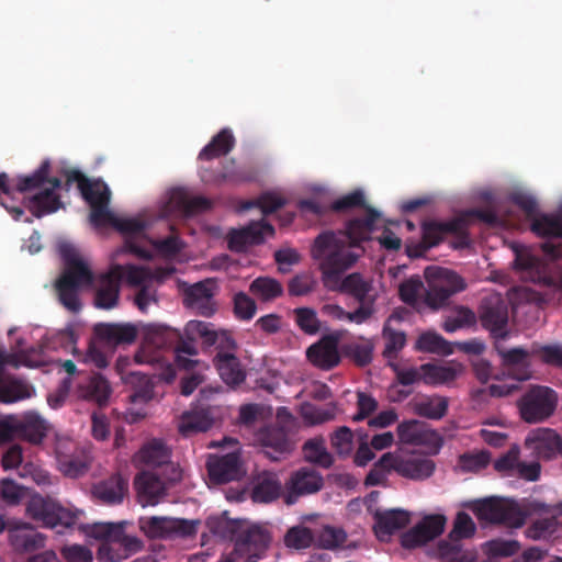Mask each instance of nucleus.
I'll return each instance as SVG.
<instances>
[{
	"mask_svg": "<svg viewBox=\"0 0 562 562\" xmlns=\"http://www.w3.org/2000/svg\"><path fill=\"white\" fill-rule=\"evenodd\" d=\"M344 352L357 366L364 367L372 361L373 344L370 340L353 341L344 347Z\"/></svg>",
	"mask_w": 562,
	"mask_h": 562,
	"instance_id": "57",
	"label": "nucleus"
},
{
	"mask_svg": "<svg viewBox=\"0 0 562 562\" xmlns=\"http://www.w3.org/2000/svg\"><path fill=\"white\" fill-rule=\"evenodd\" d=\"M396 434L402 443L425 446L432 453H438L443 445L441 435L424 422L411 419L397 425Z\"/></svg>",
	"mask_w": 562,
	"mask_h": 562,
	"instance_id": "22",
	"label": "nucleus"
},
{
	"mask_svg": "<svg viewBox=\"0 0 562 562\" xmlns=\"http://www.w3.org/2000/svg\"><path fill=\"white\" fill-rule=\"evenodd\" d=\"M448 397L438 394L426 395L412 402L416 415L432 420L441 419L448 412Z\"/></svg>",
	"mask_w": 562,
	"mask_h": 562,
	"instance_id": "39",
	"label": "nucleus"
},
{
	"mask_svg": "<svg viewBox=\"0 0 562 562\" xmlns=\"http://www.w3.org/2000/svg\"><path fill=\"white\" fill-rule=\"evenodd\" d=\"M532 356H537L541 362L562 368V345H539L532 344L531 346Z\"/></svg>",
	"mask_w": 562,
	"mask_h": 562,
	"instance_id": "61",
	"label": "nucleus"
},
{
	"mask_svg": "<svg viewBox=\"0 0 562 562\" xmlns=\"http://www.w3.org/2000/svg\"><path fill=\"white\" fill-rule=\"evenodd\" d=\"M211 279H205L190 286L184 293V304L188 307L195 308L201 315H211V289L206 284Z\"/></svg>",
	"mask_w": 562,
	"mask_h": 562,
	"instance_id": "41",
	"label": "nucleus"
},
{
	"mask_svg": "<svg viewBox=\"0 0 562 562\" xmlns=\"http://www.w3.org/2000/svg\"><path fill=\"white\" fill-rule=\"evenodd\" d=\"M484 547L491 558H508L520 550V543L517 540L494 539L487 541Z\"/></svg>",
	"mask_w": 562,
	"mask_h": 562,
	"instance_id": "62",
	"label": "nucleus"
},
{
	"mask_svg": "<svg viewBox=\"0 0 562 562\" xmlns=\"http://www.w3.org/2000/svg\"><path fill=\"white\" fill-rule=\"evenodd\" d=\"M314 535L308 527L299 525L291 527L284 535V544L288 548L302 550L307 549L314 542Z\"/></svg>",
	"mask_w": 562,
	"mask_h": 562,
	"instance_id": "55",
	"label": "nucleus"
},
{
	"mask_svg": "<svg viewBox=\"0 0 562 562\" xmlns=\"http://www.w3.org/2000/svg\"><path fill=\"white\" fill-rule=\"evenodd\" d=\"M303 451L308 462L321 465L324 469L330 468L334 463L333 456L327 451L321 439L307 440L303 446Z\"/></svg>",
	"mask_w": 562,
	"mask_h": 562,
	"instance_id": "53",
	"label": "nucleus"
},
{
	"mask_svg": "<svg viewBox=\"0 0 562 562\" xmlns=\"http://www.w3.org/2000/svg\"><path fill=\"white\" fill-rule=\"evenodd\" d=\"M374 532L379 538L391 536L405 528L411 521V514L404 509H376L373 513Z\"/></svg>",
	"mask_w": 562,
	"mask_h": 562,
	"instance_id": "35",
	"label": "nucleus"
},
{
	"mask_svg": "<svg viewBox=\"0 0 562 562\" xmlns=\"http://www.w3.org/2000/svg\"><path fill=\"white\" fill-rule=\"evenodd\" d=\"M338 289L353 297L359 306L351 312L349 322L356 324L366 323L375 313L378 294L374 291L372 280L364 279L359 272L346 276L338 283Z\"/></svg>",
	"mask_w": 562,
	"mask_h": 562,
	"instance_id": "11",
	"label": "nucleus"
},
{
	"mask_svg": "<svg viewBox=\"0 0 562 562\" xmlns=\"http://www.w3.org/2000/svg\"><path fill=\"white\" fill-rule=\"evenodd\" d=\"M446 525L443 515H430L425 517L414 528L406 531L401 538V544L405 549H415L426 544L442 533Z\"/></svg>",
	"mask_w": 562,
	"mask_h": 562,
	"instance_id": "27",
	"label": "nucleus"
},
{
	"mask_svg": "<svg viewBox=\"0 0 562 562\" xmlns=\"http://www.w3.org/2000/svg\"><path fill=\"white\" fill-rule=\"evenodd\" d=\"M213 536L234 541L235 552L255 560L266 553L272 541L271 532L266 526L243 519L213 518Z\"/></svg>",
	"mask_w": 562,
	"mask_h": 562,
	"instance_id": "5",
	"label": "nucleus"
},
{
	"mask_svg": "<svg viewBox=\"0 0 562 562\" xmlns=\"http://www.w3.org/2000/svg\"><path fill=\"white\" fill-rule=\"evenodd\" d=\"M531 231L541 237H562V218L540 214L531 221Z\"/></svg>",
	"mask_w": 562,
	"mask_h": 562,
	"instance_id": "52",
	"label": "nucleus"
},
{
	"mask_svg": "<svg viewBox=\"0 0 562 562\" xmlns=\"http://www.w3.org/2000/svg\"><path fill=\"white\" fill-rule=\"evenodd\" d=\"M337 405L328 403L325 405L304 404L301 408L303 419L310 425H319L334 420L337 415Z\"/></svg>",
	"mask_w": 562,
	"mask_h": 562,
	"instance_id": "48",
	"label": "nucleus"
},
{
	"mask_svg": "<svg viewBox=\"0 0 562 562\" xmlns=\"http://www.w3.org/2000/svg\"><path fill=\"white\" fill-rule=\"evenodd\" d=\"M307 360L316 368L330 370L339 364L338 337L325 335L306 350Z\"/></svg>",
	"mask_w": 562,
	"mask_h": 562,
	"instance_id": "29",
	"label": "nucleus"
},
{
	"mask_svg": "<svg viewBox=\"0 0 562 562\" xmlns=\"http://www.w3.org/2000/svg\"><path fill=\"white\" fill-rule=\"evenodd\" d=\"M330 445L338 456H349L353 449V432L347 426L338 427L330 435Z\"/></svg>",
	"mask_w": 562,
	"mask_h": 562,
	"instance_id": "60",
	"label": "nucleus"
},
{
	"mask_svg": "<svg viewBox=\"0 0 562 562\" xmlns=\"http://www.w3.org/2000/svg\"><path fill=\"white\" fill-rule=\"evenodd\" d=\"M110 196V189L102 181H91L89 192L82 195L91 207L90 222L94 227H103V221L111 218Z\"/></svg>",
	"mask_w": 562,
	"mask_h": 562,
	"instance_id": "31",
	"label": "nucleus"
},
{
	"mask_svg": "<svg viewBox=\"0 0 562 562\" xmlns=\"http://www.w3.org/2000/svg\"><path fill=\"white\" fill-rule=\"evenodd\" d=\"M559 521L557 514L551 517L532 521L525 530L526 538L539 541L549 540L558 531Z\"/></svg>",
	"mask_w": 562,
	"mask_h": 562,
	"instance_id": "50",
	"label": "nucleus"
},
{
	"mask_svg": "<svg viewBox=\"0 0 562 562\" xmlns=\"http://www.w3.org/2000/svg\"><path fill=\"white\" fill-rule=\"evenodd\" d=\"M415 348L419 351L442 356H448L453 352L451 345L442 336L432 331L422 334L416 341Z\"/></svg>",
	"mask_w": 562,
	"mask_h": 562,
	"instance_id": "51",
	"label": "nucleus"
},
{
	"mask_svg": "<svg viewBox=\"0 0 562 562\" xmlns=\"http://www.w3.org/2000/svg\"><path fill=\"white\" fill-rule=\"evenodd\" d=\"M284 204L285 200L282 196L272 192H266L259 195L257 199L240 202L238 211L246 212L254 207H258L262 214L268 215L278 211L284 206Z\"/></svg>",
	"mask_w": 562,
	"mask_h": 562,
	"instance_id": "46",
	"label": "nucleus"
},
{
	"mask_svg": "<svg viewBox=\"0 0 562 562\" xmlns=\"http://www.w3.org/2000/svg\"><path fill=\"white\" fill-rule=\"evenodd\" d=\"M422 239L432 248L438 246L447 234L464 235V220L451 218L446 222L427 221L422 224Z\"/></svg>",
	"mask_w": 562,
	"mask_h": 562,
	"instance_id": "34",
	"label": "nucleus"
},
{
	"mask_svg": "<svg viewBox=\"0 0 562 562\" xmlns=\"http://www.w3.org/2000/svg\"><path fill=\"white\" fill-rule=\"evenodd\" d=\"M18 366L15 357L0 348V402L12 403L31 396V387L5 372V366Z\"/></svg>",
	"mask_w": 562,
	"mask_h": 562,
	"instance_id": "26",
	"label": "nucleus"
},
{
	"mask_svg": "<svg viewBox=\"0 0 562 562\" xmlns=\"http://www.w3.org/2000/svg\"><path fill=\"white\" fill-rule=\"evenodd\" d=\"M231 446L232 450L224 456L213 454V490L215 485H222L243 477V470L239 458V441L236 438L225 437L223 441H213V448Z\"/></svg>",
	"mask_w": 562,
	"mask_h": 562,
	"instance_id": "17",
	"label": "nucleus"
},
{
	"mask_svg": "<svg viewBox=\"0 0 562 562\" xmlns=\"http://www.w3.org/2000/svg\"><path fill=\"white\" fill-rule=\"evenodd\" d=\"M424 383L428 385H440L449 383L458 376L460 370L453 366H437L432 363L422 364Z\"/></svg>",
	"mask_w": 562,
	"mask_h": 562,
	"instance_id": "47",
	"label": "nucleus"
},
{
	"mask_svg": "<svg viewBox=\"0 0 562 562\" xmlns=\"http://www.w3.org/2000/svg\"><path fill=\"white\" fill-rule=\"evenodd\" d=\"M170 450L159 440H154L140 450V457L147 471H161L169 481H180L182 470L170 461Z\"/></svg>",
	"mask_w": 562,
	"mask_h": 562,
	"instance_id": "24",
	"label": "nucleus"
},
{
	"mask_svg": "<svg viewBox=\"0 0 562 562\" xmlns=\"http://www.w3.org/2000/svg\"><path fill=\"white\" fill-rule=\"evenodd\" d=\"M324 485L323 476L313 469L301 468L292 473L288 487L286 504L294 503L301 495L318 492Z\"/></svg>",
	"mask_w": 562,
	"mask_h": 562,
	"instance_id": "32",
	"label": "nucleus"
},
{
	"mask_svg": "<svg viewBox=\"0 0 562 562\" xmlns=\"http://www.w3.org/2000/svg\"><path fill=\"white\" fill-rule=\"evenodd\" d=\"M382 337L385 341L383 357L387 360H394L397 358L398 352L406 345V335L404 331L395 330L390 327L389 323H385L382 330Z\"/></svg>",
	"mask_w": 562,
	"mask_h": 562,
	"instance_id": "54",
	"label": "nucleus"
},
{
	"mask_svg": "<svg viewBox=\"0 0 562 562\" xmlns=\"http://www.w3.org/2000/svg\"><path fill=\"white\" fill-rule=\"evenodd\" d=\"M376 465L383 470H393L398 475L413 481H425L429 479L436 470L434 460L425 454L415 452L409 454L384 453Z\"/></svg>",
	"mask_w": 562,
	"mask_h": 562,
	"instance_id": "13",
	"label": "nucleus"
},
{
	"mask_svg": "<svg viewBox=\"0 0 562 562\" xmlns=\"http://www.w3.org/2000/svg\"><path fill=\"white\" fill-rule=\"evenodd\" d=\"M200 521L165 516L140 517L139 529L151 539H186L193 537Z\"/></svg>",
	"mask_w": 562,
	"mask_h": 562,
	"instance_id": "14",
	"label": "nucleus"
},
{
	"mask_svg": "<svg viewBox=\"0 0 562 562\" xmlns=\"http://www.w3.org/2000/svg\"><path fill=\"white\" fill-rule=\"evenodd\" d=\"M482 524L504 525L520 528L526 522V513L514 499L490 497L472 502L468 506Z\"/></svg>",
	"mask_w": 562,
	"mask_h": 562,
	"instance_id": "9",
	"label": "nucleus"
},
{
	"mask_svg": "<svg viewBox=\"0 0 562 562\" xmlns=\"http://www.w3.org/2000/svg\"><path fill=\"white\" fill-rule=\"evenodd\" d=\"M249 291L262 302L273 301L284 292L281 282L271 277L256 278L250 283Z\"/></svg>",
	"mask_w": 562,
	"mask_h": 562,
	"instance_id": "45",
	"label": "nucleus"
},
{
	"mask_svg": "<svg viewBox=\"0 0 562 562\" xmlns=\"http://www.w3.org/2000/svg\"><path fill=\"white\" fill-rule=\"evenodd\" d=\"M178 481H169L161 471L144 470L135 476L134 486L142 506H155L160 503L170 486Z\"/></svg>",
	"mask_w": 562,
	"mask_h": 562,
	"instance_id": "20",
	"label": "nucleus"
},
{
	"mask_svg": "<svg viewBox=\"0 0 562 562\" xmlns=\"http://www.w3.org/2000/svg\"><path fill=\"white\" fill-rule=\"evenodd\" d=\"M213 349L216 351L213 359L236 355L238 345L233 333L225 329L213 330Z\"/></svg>",
	"mask_w": 562,
	"mask_h": 562,
	"instance_id": "58",
	"label": "nucleus"
},
{
	"mask_svg": "<svg viewBox=\"0 0 562 562\" xmlns=\"http://www.w3.org/2000/svg\"><path fill=\"white\" fill-rule=\"evenodd\" d=\"M126 382L134 385V392L130 395L132 403H147L154 397V384L147 374L131 372Z\"/></svg>",
	"mask_w": 562,
	"mask_h": 562,
	"instance_id": "49",
	"label": "nucleus"
},
{
	"mask_svg": "<svg viewBox=\"0 0 562 562\" xmlns=\"http://www.w3.org/2000/svg\"><path fill=\"white\" fill-rule=\"evenodd\" d=\"M316 284V279L311 272H301L289 280L288 293L295 297L305 296L315 290Z\"/></svg>",
	"mask_w": 562,
	"mask_h": 562,
	"instance_id": "59",
	"label": "nucleus"
},
{
	"mask_svg": "<svg viewBox=\"0 0 562 562\" xmlns=\"http://www.w3.org/2000/svg\"><path fill=\"white\" fill-rule=\"evenodd\" d=\"M112 226L120 232L124 240V250L137 258L148 260L151 251L143 246L146 239L147 223L138 217H119L111 212V218L103 221V227Z\"/></svg>",
	"mask_w": 562,
	"mask_h": 562,
	"instance_id": "16",
	"label": "nucleus"
},
{
	"mask_svg": "<svg viewBox=\"0 0 562 562\" xmlns=\"http://www.w3.org/2000/svg\"><path fill=\"white\" fill-rule=\"evenodd\" d=\"M257 440L263 449V453L272 461H279L289 454L293 445L283 427L268 426L262 428Z\"/></svg>",
	"mask_w": 562,
	"mask_h": 562,
	"instance_id": "28",
	"label": "nucleus"
},
{
	"mask_svg": "<svg viewBox=\"0 0 562 562\" xmlns=\"http://www.w3.org/2000/svg\"><path fill=\"white\" fill-rule=\"evenodd\" d=\"M490 460V453L486 451L463 453L459 457L457 465L462 472H477L486 468Z\"/></svg>",
	"mask_w": 562,
	"mask_h": 562,
	"instance_id": "64",
	"label": "nucleus"
},
{
	"mask_svg": "<svg viewBox=\"0 0 562 562\" xmlns=\"http://www.w3.org/2000/svg\"><path fill=\"white\" fill-rule=\"evenodd\" d=\"M46 434L47 424L40 415L27 413L22 419H18V438L38 445L46 437Z\"/></svg>",
	"mask_w": 562,
	"mask_h": 562,
	"instance_id": "40",
	"label": "nucleus"
},
{
	"mask_svg": "<svg viewBox=\"0 0 562 562\" xmlns=\"http://www.w3.org/2000/svg\"><path fill=\"white\" fill-rule=\"evenodd\" d=\"M558 405L557 392L544 385L530 386L517 401L520 417L529 424L541 423L553 415Z\"/></svg>",
	"mask_w": 562,
	"mask_h": 562,
	"instance_id": "12",
	"label": "nucleus"
},
{
	"mask_svg": "<svg viewBox=\"0 0 562 562\" xmlns=\"http://www.w3.org/2000/svg\"><path fill=\"white\" fill-rule=\"evenodd\" d=\"M211 428V389L204 387L190 411L182 414L178 429L186 437Z\"/></svg>",
	"mask_w": 562,
	"mask_h": 562,
	"instance_id": "21",
	"label": "nucleus"
},
{
	"mask_svg": "<svg viewBox=\"0 0 562 562\" xmlns=\"http://www.w3.org/2000/svg\"><path fill=\"white\" fill-rule=\"evenodd\" d=\"M274 227L266 222L251 221L240 228H233L227 233V245L232 251L245 252L251 246L265 243L266 237H273Z\"/></svg>",
	"mask_w": 562,
	"mask_h": 562,
	"instance_id": "19",
	"label": "nucleus"
},
{
	"mask_svg": "<svg viewBox=\"0 0 562 562\" xmlns=\"http://www.w3.org/2000/svg\"><path fill=\"white\" fill-rule=\"evenodd\" d=\"M512 249L515 255L513 268L522 280L562 291V270L553 269L524 245L513 244Z\"/></svg>",
	"mask_w": 562,
	"mask_h": 562,
	"instance_id": "7",
	"label": "nucleus"
},
{
	"mask_svg": "<svg viewBox=\"0 0 562 562\" xmlns=\"http://www.w3.org/2000/svg\"><path fill=\"white\" fill-rule=\"evenodd\" d=\"M55 456L58 469L68 477H79L90 468L91 456L88 448L79 446L67 437H57Z\"/></svg>",
	"mask_w": 562,
	"mask_h": 562,
	"instance_id": "15",
	"label": "nucleus"
},
{
	"mask_svg": "<svg viewBox=\"0 0 562 562\" xmlns=\"http://www.w3.org/2000/svg\"><path fill=\"white\" fill-rule=\"evenodd\" d=\"M495 348L501 356L504 366L524 369V372L517 376L519 381L527 380L529 378L528 368L529 357L532 356L531 350H526L522 347L507 349L498 342L495 345Z\"/></svg>",
	"mask_w": 562,
	"mask_h": 562,
	"instance_id": "43",
	"label": "nucleus"
},
{
	"mask_svg": "<svg viewBox=\"0 0 562 562\" xmlns=\"http://www.w3.org/2000/svg\"><path fill=\"white\" fill-rule=\"evenodd\" d=\"M127 521L94 522L83 525L80 529L87 537L101 541L98 558L109 562H117L139 552L143 541L126 532Z\"/></svg>",
	"mask_w": 562,
	"mask_h": 562,
	"instance_id": "4",
	"label": "nucleus"
},
{
	"mask_svg": "<svg viewBox=\"0 0 562 562\" xmlns=\"http://www.w3.org/2000/svg\"><path fill=\"white\" fill-rule=\"evenodd\" d=\"M95 335L114 345L132 344L137 337V328L133 324H97L94 326Z\"/></svg>",
	"mask_w": 562,
	"mask_h": 562,
	"instance_id": "38",
	"label": "nucleus"
},
{
	"mask_svg": "<svg viewBox=\"0 0 562 562\" xmlns=\"http://www.w3.org/2000/svg\"><path fill=\"white\" fill-rule=\"evenodd\" d=\"M110 393L109 382L99 373L89 375L78 386V394L81 398L97 403L100 406L106 404Z\"/></svg>",
	"mask_w": 562,
	"mask_h": 562,
	"instance_id": "37",
	"label": "nucleus"
},
{
	"mask_svg": "<svg viewBox=\"0 0 562 562\" xmlns=\"http://www.w3.org/2000/svg\"><path fill=\"white\" fill-rule=\"evenodd\" d=\"M347 533L341 528L325 526L317 536V544L321 548L333 550L345 543Z\"/></svg>",
	"mask_w": 562,
	"mask_h": 562,
	"instance_id": "63",
	"label": "nucleus"
},
{
	"mask_svg": "<svg viewBox=\"0 0 562 562\" xmlns=\"http://www.w3.org/2000/svg\"><path fill=\"white\" fill-rule=\"evenodd\" d=\"M26 514L43 527L56 529L58 533H63L76 526L82 510L66 508L50 497L33 495L27 502Z\"/></svg>",
	"mask_w": 562,
	"mask_h": 562,
	"instance_id": "8",
	"label": "nucleus"
},
{
	"mask_svg": "<svg viewBox=\"0 0 562 562\" xmlns=\"http://www.w3.org/2000/svg\"><path fill=\"white\" fill-rule=\"evenodd\" d=\"M296 326L306 335H316L321 329L317 313L312 307H296L293 310Z\"/></svg>",
	"mask_w": 562,
	"mask_h": 562,
	"instance_id": "56",
	"label": "nucleus"
},
{
	"mask_svg": "<svg viewBox=\"0 0 562 562\" xmlns=\"http://www.w3.org/2000/svg\"><path fill=\"white\" fill-rule=\"evenodd\" d=\"M380 214L368 209L363 217H355L346 223L345 229L319 233L311 247V257L317 262L325 286L335 289L341 276L351 269L364 249L361 244L371 238Z\"/></svg>",
	"mask_w": 562,
	"mask_h": 562,
	"instance_id": "1",
	"label": "nucleus"
},
{
	"mask_svg": "<svg viewBox=\"0 0 562 562\" xmlns=\"http://www.w3.org/2000/svg\"><path fill=\"white\" fill-rule=\"evenodd\" d=\"M479 316L484 328L488 329L495 338L507 337L508 323L507 301L498 293L484 296L479 307Z\"/></svg>",
	"mask_w": 562,
	"mask_h": 562,
	"instance_id": "18",
	"label": "nucleus"
},
{
	"mask_svg": "<svg viewBox=\"0 0 562 562\" xmlns=\"http://www.w3.org/2000/svg\"><path fill=\"white\" fill-rule=\"evenodd\" d=\"M535 449L544 458H552L562 448V437L552 429H539L531 438Z\"/></svg>",
	"mask_w": 562,
	"mask_h": 562,
	"instance_id": "44",
	"label": "nucleus"
},
{
	"mask_svg": "<svg viewBox=\"0 0 562 562\" xmlns=\"http://www.w3.org/2000/svg\"><path fill=\"white\" fill-rule=\"evenodd\" d=\"M281 492L282 483L274 472H259L251 481L250 496L255 503H271L280 497Z\"/></svg>",
	"mask_w": 562,
	"mask_h": 562,
	"instance_id": "33",
	"label": "nucleus"
},
{
	"mask_svg": "<svg viewBox=\"0 0 562 562\" xmlns=\"http://www.w3.org/2000/svg\"><path fill=\"white\" fill-rule=\"evenodd\" d=\"M127 492V482L120 475L111 476L94 488L95 496L108 505L122 503Z\"/></svg>",
	"mask_w": 562,
	"mask_h": 562,
	"instance_id": "42",
	"label": "nucleus"
},
{
	"mask_svg": "<svg viewBox=\"0 0 562 562\" xmlns=\"http://www.w3.org/2000/svg\"><path fill=\"white\" fill-rule=\"evenodd\" d=\"M211 206V201L201 196H192L182 188L172 189L162 207L165 216L190 217Z\"/></svg>",
	"mask_w": 562,
	"mask_h": 562,
	"instance_id": "25",
	"label": "nucleus"
},
{
	"mask_svg": "<svg viewBox=\"0 0 562 562\" xmlns=\"http://www.w3.org/2000/svg\"><path fill=\"white\" fill-rule=\"evenodd\" d=\"M464 289V280L458 273L440 268L437 278L429 284L426 302L431 308L438 310L445 306L453 294Z\"/></svg>",
	"mask_w": 562,
	"mask_h": 562,
	"instance_id": "23",
	"label": "nucleus"
},
{
	"mask_svg": "<svg viewBox=\"0 0 562 562\" xmlns=\"http://www.w3.org/2000/svg\"><path fill=\"white\" fill-rule=\"evenodd\" d=\"M9 543L16 552H31L45 546L46 537L31 524L16 519L10 528Z\"/></svg>",
	"mask_w": 562,
	"mask_h": 562,
	"instance_id": "30",
	"label": "nucleus"
},
{
	"mask_svg": "<svg viewBox=\"0 0 562 562\" xmlns=\"http://www.w3.org/2000/svg\"><path fill=\"white\" fill-rule=\"evenodd\" d=\"M215 369L222 381L231 389H236L246 380V371L236 355L222 356L213 359Z\"/></svg>",
	"mask_w": 562,
	"mask_h": 562,
	"instance_id": "36",
	"label": "nucleus"
},
{
	"mask_svg": "<svg viewBox=\"0 0 562 562\" xmlns=\"http://www.w3.org/2000/svg\"><path fill=\"white\" fill-rule=\"evenodd\" d=\"M172 349L175 352V362L177 367L189 370L193 367L194 361L187 356H195L196 348L190 341H184L178 329L150 324L144 327L143 344L135 353L136 363H155L160 360L158 350Z\"/></svg>",
	"mask_w": 562,
	"mask_h": 562,
	"instance_id": "3",
	"label": "nucleus"
},
{
	"mask_svg": "<svg viewBox=\"0 0 562 562\" xmlns=\"http://www.w3.org/2000/svg\"><path fill=\"white\" fill-rule=\"evenodd\" d=\"M61 256L65 268L56 281V290L63 306L72 313L79 312L81 308L79 290L93 284L95 286L94 305L98 308L110 310L117 305L122 280L121 265H116L109 272L94 278L89 266L72 247L64 246Z\"/></svg>",
	"mask_w": 562,
	"mask_h": 562,
	"instance_id": "2",
	"label": "nucleus"
},
{
	"mask_svg": "<svg viewBox=\"0 0 562 562\" xmlns=\"http://www.w3.org/2000/svg\"><path fill=\"white\" fill-rule=\"evenodd\" d=\"M49 172L50 162L46 159L31 175L16 178L15 190L20 193L31 192L42 189L46 183L49 184V188H44L29 200V210L36 217L56 212L61 205L60 198L55 192L60 188L61 181L56 177L49 178Z\"/></svg>",
	"mask_w": 562,
	"mask_h": 562,
	"instance_id": "6",
	"label": "nucleus"
},
{
	"mask_svg": "<svg viewBox=\"0 0 562 562\" xmlns=\"http://www.w3.org/2000/svg\"><path fill=\"white\" fill-rule=\"evenodd\" d=\"M475 530L476 526L471 516L465 512H459L449 539L438 543L437 555L440 562H476V551L464 548L461 543L462 539L472 537Z\"/></svg>",
	"mask_w": 562,
	"mask_h": 562,
	"instance_id": "10",
	"label": "nucleus"
}]
</instances>
